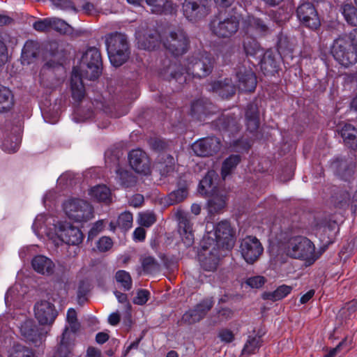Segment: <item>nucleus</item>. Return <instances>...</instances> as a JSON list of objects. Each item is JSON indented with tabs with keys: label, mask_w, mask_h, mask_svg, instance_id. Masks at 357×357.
<instances>
[{
	"label": "nucleus",
	"mask_w": 357,
	"mask_h": 357,
	"mask_svg": "<svg viewBox=\"0 0 357 357\" xmlns=\"http://www.w3.org/2000/svg\"><path fill=\"white\" fill-rule=\"evenodd\" d=\"M215 241H211L214 245H221L222 248L230 250L235 243V231L231 227L230 222L222 220L218 222L215 227Z\"/></svg>",
	"instance_id": "9d476101"
},
{
	"label": "nucleus",
	"mask_w": 357,
	"mask_h": 357,
	"mask_svg": "<svg viewBox=\"0 0 357 357\" xmlns=\"http://www.w3.org/2000/svg\"><path fill=\"white\" fill-rule=\"evenodd\" d=\"M168 164L163 165H161L160 166V173L162 176H167L169 174L174 172V160L172 156L168 157Z\"/></svg>",
	"instance_id": "e2e57ef3"
},
{
	"label": "nucleus",
	"mask_w": 357,
	"mask_h": 357,
	"mask_svg": "<svg viewBox=\"0 0 357 357\" xmlns=\"http://www.w3.org/2000/svg\"><path fill=\"white\" fill-rule=\"evenodd\" d=\"M52 18H45L35 22L33 27L35 30L40 32L48 31L51 29Z\"/></svg>",
	"instance_id": "5fc2aeb1"
},
{
	"label": "nucleus",
	"mask_w": 357,
	"mask_h": 357,
	"mask_svg": "<svg viewBox=\"0 0 357 357\" xmlns=\"http://www.w3.org/2000/svg\"><path fill=\"white\" fill-rule=\"evenodd\" d=\"M20 142L21 137L19 133H10L4 137L1 147L5 152L15 153L18 149Z\"/></svg>",
	"instance_id": "c9c22d12"
},
{
	"label": "nucleus",
	"mask_w": 357,
	"mask_h": 357,
	"mask_svg": "<svg viewBox=\"0 0 357 357\" xmlns=\"http://www.w3.org/2000/svg\"><path fill=\"white\" fill-rule=\"evenodd\" d=\"M211 7V0H184L182 12L189 21L196 22L207 16Z\"/></svg>",
	"instance_id": "1a4fd4ad"
},
{
	"label": "nucleus",
	"mask_w": 357,
	"mask_h": 357,
	"mask_svg": "<svg viewBox=\"0 0 357 357\" xmlns=\"http://www.w3.org/2000/svg\"><path fill=\"white\" fill-rule=\"evenodd\" d=\"M226 206V197L223 195H213L208 201V213L211 215L220 213Z\"/></svg>",
	"instance_id": "f704fd0d"
},
{
	"label": "nucleus",
	"mask_w": 357,
	"mask_h": 357,
	"mask_svg": "<svg viewBox=\"0 0 357 357\" xmlns=\"http://www.w3.org/2000/svg\"><path fill=\"white\" fill-rule=\"evenodd\" d=\"M39 53V44L36 41L27 40L22 49L21 60L22 64H30Z\"/></svg>",
	"instance_id": "cd10ccee"
},
{
	"label": "nucleus",
	"mask_w": 357,
	"mask_h": 357,
	"mask_svg": "<svg viewBox=\"0 0 357 357\" xmlns=\"http://www.w3.org/2000/svg\"><path fill=\"white\" fill-rule=\"evenodd\" d=\"M115 172L116 174V178L121 186L125 188L135 186L137 178L130 171L118 165Z\"/></svg>",
	"instance_id": "7c9ffc66"
},
{
	"label": "nucleus",
	"mask_w": 357,
	"mask_h": 357,
	"mask_svg": "<svg viewBox=\"0 0 357 357\" xmlns=\"http://www.w3.org/2000/svg\"><path fill=\"white\" fill-rule=\"evenodd\" d=\"M340 134L346 146L357 151V129L351 124H345L340 130Z\"/></svg>",
	"instance_id": "bb28decb"
},
{
	"label": "nucleus",
	"mask_w": 357,
	"mask_h": 357,
	"mask_svg": "<svg viewBox=\"0 0 357 357\" xmlns=\"http://www.w3.org/2000/svg\"><path fill=\"white\" fill-rule=\"evenodd\" d=\"M266 282L264 277L261 275L253 276L248 278L245 281V284L251 288H260Z\"/></svg>",
	"instance_id": "6e6d98bb"
},
{
	"label": "nucleus",
	"mask_w": 357,
	"mask_h": 357,
	"mask_svg": "<svg viewBox=\"0 0 357 357\" xmlns=\"http://www.w3.org/2000/svg\"><path fill=\"white\" fill-rule=\"evenodd\" d=\"M195 153L200 157H208L216 153L220 149V140L215 137H205L192 145Z\"/></svg>",
	"instance_id": "dca6fc26"
},
{
	"label": "nucleus",
	"mask_w": 357,
	"mask_h": 357,
	"mask_svg": "<svg viewBox=\"0 0 357 357\" xmlns=\"http://www.w3.org/2000/svg\"><path fill=\"white\" fill-rule=\"evenodd\" d=\"M171 143V142H167L163 139L158 137L151 138L149 140V144L151 148L157 152H161L167 150Z\"/></svg>",
	"instance_id": "49530a36"
},
{
	"label": "nucleus",
	"mask_w": 357,
	"mask_h": 357,
	"mask_svg": "<svg viewBox=\"0 0 357 357\" xmlns=\"http://www.w3.org/2000/svg\"><path fill=\"white\" fill-rule=\"evenodd\" d=\"M72 97L76 102L81 101L85 96V89L78 70L74 67L70 77Z\"/></svg>",
	"instance_id": "5701e85b"
},
{
	"label": "nucleus",
	"mask_w": 357,
	"mask_h": 357,
	"mask_svg": "<svg viewBox=\"0 0 357 357\" xmlns=\"http://www.w3.org/2000/svg\"><path fill=\"white\" fill-rule=\"evenodd\" d=\"M117 282L120 283L125 291H129L132 288V278L129 273L123 270L118 271L115 274Z\"/></svg>",
	"instance_id": "a18cd8bd"
},
{
	"label": "nucleus",
	"mask_w": 357,
	"mask_h": 357,
	"mask_svg": "<svg viewBox=\"0 0 357 357\" xmlns=\"http://www.w3.org/2000/svg\"><path fill=\"white\" fill-rule=\"evenodd\" d=\"M214 305L212 298H206L197 304L192 310L186 312L181 318V321L187 324H193L203 319Z\"/></svg>",
	"instance_id": "4468645a"
},
{
	"label": "nucleus",
	"mask_w": 357,
	"mask_h": 357,
	"mask_svg": "<svg viewBox=\"0 0 357 357\" xmlns=\"http://www.w3.org/2000/svg\"><path fill=\"white\" fill-rule=\"evenodd\" d=\"M80 68L83 75L89 80H94L100 77L102 70V61L98 49L92 47L86 50L82 56Z\"/></svg>",
	"instance_id": "7ed1b4c3"
},
{
	"label": "nucleus",
	"mask_w": 357,
	"mask_h": 357,
	"mask_svg": "<svg viewBox=\"0 0 357 357\" xmlns=\"http://www.w3.org/2000/svg\"><path fill=\"white\" fill-rule=\"evenodd\" d=\"M331 167L341 179L349 181L354 173L356 164L352 158L336 157L332 160Z\"/></svg>",
	"instance_id": "6ab92c4d"
},
{
	"label": "nucleus",
	"mask_w": 357,
	"mask_h": 357,
	"mask_svg": "<svg viewBox=\"0 0 357 357\" xmlns=\"http://www.w3.org/2000/svg\"><path fill=\"white\" fill-rule=\"evenodd\" d=\"M161 71L164 79L176 82L182 84L186 82V75H192L195 78H204L209 75L215 65L213 56L207 52L195 53L184 61V67L176 63L167 61Z\"/></svg>",
	"instance_id": "f257e3e1"
},
{
	"label": "nucleus",
	"mask_w": 357,
	"mask_h": 357,
	"mask_svg": "<svg viewBox=\"0 0 357 357\" xmlns=\"http://www.w3.org/2000/svg\"><path fill=\"white\" fill-rule=\"evenodd\" d=\"M10 357H33V354L31 350L23 345L15 344Z\"/></svg>",
	"instance_id": "8fccbe9b"
},
{
	"label": "nucleus",
	"mask_w": 357,
	"mask_h": 357,
	"mask_svg": "<svg viewBox=\"0 0 357 357\" xmlns=\"http://www.w3.org/2000/svg\"><path fill=\"white\" fill-rule=\"evenodd\" d=\"M156 221L155 215L153 213H144L139 215L138 220L139 224L143 227H149Z\"/></svg>",
	"instance_id": "603ef678"
},
{
	"label": "nucleus",
	"mask_w": 357,
	"mask_h": 357,
	"mask_svg": "<svg viewBox=\"0 0 357 357\" xmlns=\"http://www.w3.org/2000/svg\"><path fill=\"white\" fill-rule=\"evenodd\" d=\"M144 198L142 195L135 194L130 198L128 203L130 206L138 208L142 206V205L144 204Z\"/></svg>",
	"instance_id": "338daca9"
},
{
	"label": "nucleus",
	"mask_w": 357,
	"mask_h": 357,
	"mask_svg": "<svg viewBox=\"0 0 357 357\" xmlns=\"http://www.w3.org/2000/svg\"><path fill=\"white\" fill-rule=\"evenodd\" d=\"M248 22L250 26L261 36H265L270 33V24L271 21L268 17L264 18L249 17Z\"/></svg>",
	"instance_id": "72a5a7b5"
},
{
	"label": "nucleus",
	"mask_w": 357,
	"mask_h": 357,
	"mask_svg": "<svg viewBox=\"0 0 357 357\" xmlns=\"http://www.w3.org/2000/svg\"><path fill=\"white\" fill-rule=\"evenodd\" d=\"M132 214L130 212L126 211L120 214L119 216L117 225L121 229L127 231L132 227Z\"/></svg>",
	"instance_id": "de8ad7c7"
},
{
	"label": "nucleus",
	"mask_w": 357,
	"mask_h": 357,
	"mask_svg": "<svg viewBox=\"0 0 357 357\" xmlns=\"http://www.w3.org/2000/svg\"><path fill=\"white\" fill-rule=\"evenodd\" d=\"M163 45L172 55L178 56L188 52L190 40L183 29H177L169 31L163 40Z\"/></svg>",
	"instance_id": "39448f33"
},
{
	"label": "nucleus",
	"mask_w": 357,
	"mask_h": 357,
	"mask_svg": "<svg viewBox=\"0 0 357 357\" xmlns=\"http://www.w3.org/2000/svg\"><path fill=\"white\" fill-rule=\"evenodd\" d=\"M20 332L26 341L35 347H39L45 340V335L31 320H26L22 324Z\"/></svg>",
	"instance_id": "412c9836"
},
{
	"label": "nucleus",
	"mask_w": 357,
	"mask_h": 357,
	"mask_svg": "<svg viewBox=\"0 0 357 357\" xmlns=\"http://www.w3.org/2000/svg\"><path fill=\"white\" fill-rule=\"evenodd\" d=\"M334 59L341 65L349 66L357 59L356 52L351 50V43L344 38H338L334 40L331 48Z\"/></svg>",
	"instance_id": "6e6552de"
},
{
	"label": "nucleus",
	"mask_w": 357,
	"mask_h": 357,
	"mask_svg": "<svg viewBox=\"0 0 357 357\" xmlns=\"http://www.w3.org/2000/svg\"><path fill=\"white\" fill-rule=\"evenodd\" d=\"M218 262L219 257L217 250L213 248L209 251V255L202 261V267L206 271H214L218 267Z\"/></svg>",
	"instance_id": "a19ab883"
},
{
	"label": "nucleus",
	"mask_w": 357,
	"mask_h": 357,
	"mask_svg": "<svg viewBox=\"0 0 357 357\" xmlns=\"http://www.w3.org/2000/svg\"><path fill=\"white\" fill-rule=\"evenodd\" d=\"M104 228V222L102 220L96 222L88 234V239L92 240L98 236V234L102 231Z\"/></svg>",
	"instance_id": "bf43d9fd"
},
{
	"label": "nucleus",
	"mask_w": 357,
	"mask_h": 357,
	"mask_svg": "<svg viewBox=\"0 0 357 357\" xmlns=\"http://www.w3.org/2000/svg\"><path fill=\"white\" fill-rule=\"evenodd\" d=\"M296 15L300 22L312 30L317 29L321 25L318 13L312 3L304 2L298 6Z\"/></svg>",
	"instance_id": "f8f14e48"
},
{
	"label": "nucleus",
	"mask_w": 357,
	"mask_h": 357,
	"mask_svg": "<svg viewBox=\"0 0 357 357\" xmlns=\"http://www.w3.org/2000/svg\"><path fill=\"white\" fill-rule=\"evenodd\" d=\"M145 2L151 7V13L156 15L173 14L177 10V6L171 0H146Z\"/></svg>",
	"instance_id": "4be33fe9"
},
{
	"label": "nucleus",
	"mask_w": 357,
	"mask_h": 357,
	"mask_svg": "<svg viewBox=\"0 0 357 357\" xmlns=\"http://www.w3.org/2000/svg\"><path fill=\"white\" fill-rule=\"evenodd\" d=\"M64 211L68 217L75 222H86L93 218L92 206L83 199L68 200L64 204Z\"/></svg>",
	"instance_id": "0eeeda50"
},
{
	"label": "nucleus",
	"mask_w": 357,
	"mask_h": 357,
	"mask_svg": "<svg viewBox=\"0 0 357 357\" xmlns=\"http://www.w3.org/2000/svg\"><path fill=\"white\" fill-rule=\"evenodd\" d=\"M213 89L222 98H229L233 96L236 92V87L231 79L226 78L223 81H218L213 83Z\"/></svg>",
	"instance_id": "c85d7f7f"
},
{
	"label": "nucleus",
	"mask_w": 357,
	"mask_h": 357,
	"mask_svg": "<svg viewBox=\"0 0 357 357\" xmlns=\"http://www.w3.org/2000/svg\"><path fill=\"white\" fill-rule=\"evenodd\" d=\"M33 268L41 274L51 275L54 273V264L44 255L36 256L31 261Z\"/></svg>",
	"instance_id": "a878e982"
},
{
	"label": "nucleus",
	"mask_w": 357,
	"mask_h": 357,
	"mask_svg": "<svg viewBox=\"0 0 357 357\" xmlns=\"http://www.w3.org/2000/svg\"><path fill=\"white\" fill-rule=\"evenodd\" d=\"M89 195L93 200L109 204L112 202V193L105 185H98L92 188Z\"/></svg>",
	"instance_id": "2f4dec72"
},
{
	"label": "nucleus",
	"mask_w": 357,
	"mask_h": 357,
	"mask_svg": "<svg viewBox=\"0 0 357 357\" xmlns=\"http://www.w3.org/2000/svg\"><path fill=\"white\" fill-rule=\"evenodd\" d=\"M68 331V328L67 327L65 328L61 336V340L56 352L59 357H69L71 354L73 345L66 337Z\"/></svg>",
	"instance_id": "4c0bfd02"
},
{
	"label": "nucleus",
	"mask_w": 357,
	"mask_h": 357,
	"mask_svg": "<svg viewBox=\"0 0 357 357\" xmlns=\"http://www.w3.org/2000/svg\"><path fill=\"white\" fill-rule=\"evenodd\" d=\"M217 177L218 174L214 170L208 171L205 176L199 182V192L204 195L212 192L215 188V186H213V180L216 179Z\"/></svg>",
	"instance_id": "e433bc0d"
},
{
	"label": "nucleus",
	"mask_w": 357,
	"mask_h": 357,
	"mask_svg": "<svg viewBox=\"0 0 357 357\" xmlns=\"http://www.w3.org/2000/svg\"><path fill=\"white\" fill-rule=\"evenodd\" d=\"M129 163L138 174L147 175L151 172V163L147 154L138 149L132 150L128 154Z\"/></svg>",
	"instance_id": "a211bd4d"
},
{
	"label": "nucleus",
	"mask_w": 357,
	"mask_h": 357,
	"mask_svg": "<svg viewBox=\"0 0 357 357\" xmlns=\"http://www.w3.org/2000/svg\"><path fill=\"white\" fill-rule=\"evenodd\" d=\"M35 317L40 325H52L58 315L54 304L47 301L37 303L34 307Z\"/></svg>",
	"instance_id": "f3484780"
},
{
	"label": "nucleus",
	"mask_w": 357,
	"mask_h": 357,
	"mask_svg": "<svg viewBox=\"0 0 357 357\" xmlns=\"http://www.w3.org/2000/svg\"><path fill=\"white\" fill-rule=\"evenodd\" d=\"M252 43V45L250 41H244L243 43L244 50L248 55H255L259 48V45L255 40H253Z\"/></svg>",
	"instance_id": "69168bd1"
},
{
	"label": "nucleus",
	"mask_w": 357,
	"mask_h": 357,
	"mask_svg": "<svg viewBox=\"0 0 357 357\" xmlns=\"http://www.w3.org/2000/svg\"><path fill=\"white\" fill-rule=\"evenodd\" d=\"M263 246L255 236H248L242 239L240 251L242 257L248 264L255 262L263 253Z\"/></svg>",
	"instance_id": "9b49d317"
},
{
	"label": "nucleus",
	"mask_w": 357,
	"mask_h": 357,
	"mask_svg": "<svg viewBox=\"0 0 357 357\" xmlns=\"http://www.w3.org/2000/svg\"><path fill=\"white\" fill-rule=\"evenodd\" d=\"M211 104L207 100L199 99L191 105V116L198 120H202L204 116L211 112Z\"/></svg>",
	"instance_id": "473e14b6"
},
{
	"label": "nucleus",
	"mask_w": 357,
	"mask_h": 357,
	"mask_svg": "<svg viewBox=\"0 0 357 357\" xmlns=\"http://www.w3.org/2000/svg\"><path fill=\"white\" fill-rule=\"evenodd\" d=\"M51 29H54L61 33L66 34L70 32L71 26L61 19L52 18Z\"/></svg>",
	"instance_id": "09e8293b"
},
{
	"label": "nucleus",
	"mask_w": 357,
	"mask_h": 357,
	"mask_svg": "<svg viewBox=\"0 0 357 357\" xmlns=\"http://www.w3.org/2000/svg\"><path fill=\"white\" fill-rule=\"evenodd\" d=\"M112 246V241L109 237L103 236L97 242V248L100 252H106Z\"/></svg>",
	"instance_id": "052dcab7"
},
{
	"label": "nucleus",
	"mask_w": 357,
	"mask_h": 357,
	"mask_svg": "<svg viewBox=\"0 0 357 357\" xmlns=\"http://www.w3.org/2000/svg\"><path fill=\"white\" fill-rule=\"evenodd\" d=\"M178 225L181 232L192 231V225L185 215H178Z\"/></svg>",
	"instance_id": "4d7b16f0"
},
{
	"label": "nucleus",
	"mask_w": 357,
	"mask_h": 357,
	"mask_svg": "<svg viewBox=\"0 0 357 357\" xmlns=\"http://www.w3.org/2000/svg\"><path fill=\"white\" fill-rule=\"evenodd\" d=\"M260 65L265 75H273L279 68L278 62L272 51H266L264 54Z\"/></svg>",
	"instance_id": "c756f323"
},
{
	"label": "nucleus",
	"mask_w": 357,
	"mask_h": 357,
	"mask_svg": "<svg viewBox=\"0 0 357 357\" xmlns=\"http://www.w3.org/2000/svg\"><path fill=\"white\" fill-rule=\"evenodd\" d=\"M264 332L259 330L256 334L250 335L244 344L241 354L243 357H248L258 352L262 345V336Z\"/></svg>",
	"instance_id": "b1692460"
},
{
	"label": "nucleus",
	"mask_w": 357,
	"mask_h": 357,
	"mask_svg": "<svg viewBox=\"0 0 357 357\" xmlns=\"http://www.w3.org/2000/svg\"><path fill=\"white\" fill-rule=\"evenodd\" d=\"M314 245L307 238L302 236L291 237L285 246L287 255L292 258L310 259L314 254Z\"/></svg>",
	"instance_id": "20e7f679"
},
{
	"label": "nucleus",
	"mask_w": 357,
	"mask_h": 357,
	"mask_svg": "<svg viewBox=\"0 0 357 357\" xmlns=\"http://www.w3.org/2000/svg\"><path fill=\"white\" fill-rule=\"evenodd\" d=\"M244 61L236 68V77L238 81V88L244 91L252 92L257 86V77L252 69Z\"/></svg>",
	"instance_id": "ddd939ff"
},
{
	"label": "nucleus",
	"mask_w": 357,
	"mask_h": 357,
	"mask_svg": "<svg viewBox=\"0 0 357 357\" xmlns=\"http://www.w3.org/2000/svg\"><path fill=\"white\" fill-rule=\"evenodd\" d=\"M241 158L238 155H231L227 158L222 166V176L225 178L239 163Z\"/></svg>",
	"instance_id": "37998d69"
},
{
	"label": "nucleus",
	"mask_w": 357,
	"mask_h": 357,
	"mask_svg": "<svg viewBox=\"0 0 357 357\" xmlns=\"http://www.w3.org/2000/svg\"><path fill=\"white\" fill-rule=\"evenodd\" d=\"M218 337L221 341L226 343H230L234 340V335L231 331L229 329H222L219 332Z\"/></svg>",
	"instance_id": "0e129e2a"
},
{
	"label": "nucleus",
	"mask_w": 357,
	"mask_h": 357,
	"mask_svg": "<svg viewBox=\"0 0 357 357\" xmlns=\"http://www.w3.org/2000/svg\"><path fill=\"white\" fill-rule=\"evenodd\" d=\"M292 287L286 284L279 286L274 291L264 292L262 298L264 300H270L272 301H277L286 297L291 293Z\"/></svg>",
	"instance_id": "58836bf2"
},
{
	"label": "nucleus",
	"mask_w": 357,
	"mask_h": 357,
	"mask_svg": "<svg viewBox=\"0 0 357 357\" xmlns=\"http://www.w3.org/2000/svg\"><path fill=\"white\" fill-rule=\"evenodd\" d=\"M342 14L346 21L351 25L357 26V6L346 4L342 7Z\"/></svg>",
	"instance_id": "c03bdc74"
},
{
	"label": "nucleus",
	"mask_w": 357,
	"mask_h": 357,
	"mask_svg": "<svg viewBox=\"0 0 357 357\" xmlns=\"http://www.w3.org/2000/svg\"><path fill=\"white\" fill-rule=\"evenodd\" d=\"M8 59L7 47L3 40L0 39V66L3 65Z\"/></svg>",
	"instance_id": "774afa93"
},
{
	"label": "nucleus",
	"mask_w": 357,
	"mask_h": 357,
	"mask_svg": "<svg viewBox=\"0 0 357 357\" xmlns=\"http://www.w3.org/2000/svg\"><path fill=\"white\" fill-rule=\"evenodd\" d=\"M150 292L146 289H139L136 297L134 298L133 302L135 304L142 305L145 304L149 298Z\"/></svg>",
	"instance_id": "13d9d810"
},
{
	"label": "nucleus",
	"mask_w": 357,
	"mask_h": 357,
	"mask_svg": "<svg viewBox=\"0 0 357 357\" xmlns=\"http://www.w3.org/2000/svg\"><path fill=\"white\" fill-rule=\"evenodd\" d=\"M245 116L248 130L251 132L256 131L259 126V112L255 102L248 104Z\"/></svg>",
	"instance_id": "393cba45"
},
{
	"label": "nucleus",
	"mask_w": 357,
	"mask_h": 357,
	"mask_svg": "<svg viewBox=\"0 0 357 357\" xmlns=\"http://www.w3.org/2000/svg\"><path fill=\"white\" fill-rule=\"evenodd\" d=\"M143 270L149 273L155 272L158 270L159 264L157 261L152 257H145L142 261Z\"/></svg>",
	"instance_id": "3c124183"
},
{
	"label": "nucleus",
	"mask_w": 357,
	"mask_h": 357,
	"mask_svg": "<svg viewBox=\"0 0 357 357\" xmlns=\"http://www.w3.org/2000/svg\"><path fill=\"white\" fill-rule=\"evenodd\" d=\"M57 235L63 242L72 245H78L84 238L80 229L69 222L59 223Z\"/></svg>",
	"instance_id": "2eb2a0df"
},
{
	"label": "nucleus",
	"mask_w": 357,
	"mask_h": 357,
	"mask_svg": "<svg viewBox=\"0 0 357 357\" xmlns=\"http://www.w3.org/2000/svg\"><path fill=\"white\" fill-rule=\"evenodd\" d=\"M187 188L183 186L170 192L165 199V202L168 205H174L183 202L187 197Z\"/></svg>",
	"instance_id": "79ce46f5"
},
{
	"label": "nucleus",
	"mask_w": 357,
	"mask_h": 357,
	"mask_svg": "<svg viewBox=\"0 0 357 357\" xmlns=\"http://www.w3.org/2000/svg\"><path fill=\"white\" fill-rule=\"evenodd\" d=\"M67 321L73 332L75 333L79 328L80 325L77 321V312L74 309L70 308L68 310Z\"/></svg>",
	"instance_id": "864d4df0"
},
{
	"label": "nucleus",
	"mask_w": 357,
	"mask_h": 357,
	"mask_svg": "<svg viewBox=\"0 0 357 357\" xmlns=\"http://www.w3.org/2000/svg\"><path fill=\"white\" fill-rule=\"evenodd\" d=\"M240 20V15H219L211 21V29L220 38H229L238 31Z\"/></svg>",
	"instance_id": "423d86ee"
},
{
	"label": "nucleus",
	"mask_w": 357,
	"mask_h": 357,
	"mask_svg": "<svg viewBox=\"0 0 357 357\" xmlns=\"http://www.w3.org/2000/svg\"><path fill=\"white\" fill-rule=\"evenodd\" d=\"M105 44L111 63L116 67L123 65L130 52L127 36L121 33H112L105 37Z\"/></svg>",
	"instance_id": "f03ea898"
},
{
	"label": "nucleus",
	"mask_w": 357,
	"mask_h": 357,
	"mask_svg": "<svg viewBox=\"0 0 357 357\" xmlns=\"http://www.w3.org/2000/svg\"><path fill=\"white\" fill-rule=\"evenodd\" d=\"M240 117L234 114H222L215 121L216 127L220 131L228 132L229 135H234L241 129L239 123Z\"/></svg>",
	"instance_id": "aec40b11"
},
{
	"label": "nucleus",
	"mask_w": 357,
	"mask_h": 357,
	"mask_svg": "<svg viewBox=\"0 0 357 357\" xmlns=\"http://www.w3.org/2000/svg\"><path fill=\"white\" fill-rule=\"evenodd\" d=\"M52 3L56 8L67 10L73 9L75 10L73 2L70 0H50Z\"/></svg>",
	"instance_id": "680f3d73"
},
{
	"label": "nucleus",
	"mask_w": 357,
	"mask_h": 357,
	"mask_svg": "<svg viewBox=\"0 0 357 357\" xmlns=\"http://www.w3.org/2000/svg\"><path fill=\"white\" fill-rule=\"evenodd\" d=\"M13 105V98L11 91L0 85V112L8 111Z\"/></svg>",
	"instance_id": "ea45409f"
}]
</instances>
